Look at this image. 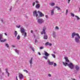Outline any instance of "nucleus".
I'll return each instance as SVG.
<instances>
[{"label":"nucleus","mask_w":80,"mask_h":80,"mask_svg":"<svg viewBox=\"0 0 80 80\" xmlns=\"http://www.w3.org/2000/svg\"><path fill=\"white\" fill-rule=\"evenodd\" d=\"M57 66V64L56 63H54V67H56Z\"/></svg>","instance_id":"34"},{"label":"nucleus","mask_w":80,"mask_h":80,"mask_svg":"<svg viewBox=\"0 0 80 80\" xmlns=\"http://www.w3.org/2000/svg\"><path fill=\"white\" fill-rule=\"evenodd\" d=\"M15 51L18 54H19V51L17 49H15Z\"/></svg>","instance_id":"23"},{"label":"nucleus","mask_w":80,"mask_h":80,"mask_svg":"<svg viewBox=\"0 0 80 80\" xmlns=\"http://www.w3.org/2000/svg\"><path fill=\"white\" fill-rule=\"evenodd\" d=\"M46 28H46V27H44L43 28V31L41 32V33L42 35L43 34H44V35H45L46 33L45 31V30H46Z\"/></svg>","instance_id":"6"},{"label":"nucleus","mask_w":80,"mask_h":80,"mask_svg":"<svg viewBox=\"0 0 80 80\" xmlns=\"http://www.w3.org/2000/svg\"><path fill=\"white\" fill-rule=\"evenodd\" d=\"M51 14L52 15H53L54 14V9H52L51 11Z\"/></svg>","instance_id":"18"},{"label":"nucleus","mask_w":80,"mask_h":80,"mask_svg":"<svg viewBox=\"0 0 80 80\" xmlns=\"http://www.w3.org/2000/svg\"><path fill=\"white\" fill-rule=\"evenodd\" d=\"M40 49H43V47H41L40 48Z\"/></svg>","instance_id":"41"},{"label":"nucleus","mask_w":80,"mask_h":80,"mask_svg":"<svg viewBox=\"0 0 80 80\" xmlns=\"http://www.w3.org/2000/svg\"><path fill=\"white\" fill-rule=\"evenodd\" d=\"M38 13L40 17H44V14L42 13L39 11H38Z\"/></svg>","instance_id":"8"},{"label":"nucleus","mask_w":80,"mask_h":80,"mask_svg":"<svg viewBox=\"0 0 80 80\" xmlns=\"http://www.w3.org/2000/svg\"><path fill=\"white\" fill-rule=\"evenodd\" d=\"M5 45L7 47V48H8L9 47V46H8V44L6 43L5 44Z\"/></svg>","instance_id":"29"},{"label":"nucleus","mask_w":80,"mask_h":80,"mask_svg":"<svg viewBox=\"0 0 80 80\" xmlns=\"http://www.w3.org/2000/svg\"><path fill=\"white\" fill-rule=\"evenodd\" d=\"M37 39H36L35 40V43H36V42H37Z\"/></svg>","instance_id":"47"},{"label":"nucleus","mask_w":80,"mask_h":80,"mask_svg":"<svg viewBox=\"0 0 80 80\" xmlns=\"http://www.w3.org/2000/svg\"><path fill=\"white\" fill-rule=\"evenodd\" d=\"M64 58L66 60V62H63V63L64 66H68L69 68L71 69H73L74 68V65L72 63L69 62L68 59V58L67 57H65Z\"/></svg>","instance_id":"1"},{"label":"nucleus","mask_w":80,"mask_h":80,"mask_svg":"<svg viewBox=\"0 0 80 80\" xmlns=\"http://www.w3.org/2000/svg\"><path fill=\"white\" fill-rule=\"evenodd\" d=\"M2 72V70H1V69L0 68V72Z\"/></svg>","instance_id":"46"},{"label":"nucleus","mask_w":80,"mask_h":80,"mask_svg":"<svg viewBox=\"0 0 80 80\" xmlns=\"http://www.w3.org/2000/svg\"><path fill=\"white\" fill-rule=\"evenodd\" d=\"M20 36L18 35L17 36V39H18V40H19V39H20Z\"/></svg>","instance_id":"31"},{"label":"nucleus","mask_w":80,"mask_h":80,"mask_svg":"<svg viewBox=\"0 0 80 80\" xmlns=\"http://www.w3.org/2000/svg\"><path fill=\"white\" fill-rule=\"evenodd\" d=\"M21 32L22 33V35H24V33H25V29L22 28H21Z\"/></svg>","instance_id":"7"},{"label":"nucleus","mask_w":80,"mask_h":80,"mask_svg":"<svg viewBox=\"0 0 80 80\" xmlns=\"http://www.w3.org/2000/svg\"><path fill=\"white\" fill-rule=\"evenodd\" d=\"M75 17L78 20H80V18L78 17L76 15Z\"/></svg>","instance_id":"24"},{"label":"nucleus","mask_w":80,"mask_h":80,"mask_svg":"<svg viewBox=\"0 0 80 80\" xmlns=\"http://www.w3.org/2000/svg\"><path fill=\"white\" fill-rule=\"evenodd\" d=\"M5 70L6 71V73L7 75H8V77H9V76L10 75V73L8 72V68H6L5 69Z\"/></svg>","instance_id":"9"},{"label":"nucleus","mask_w":80,"mask_h":80,"mask_svg":"<svg viewBox=\"0 0 80 80\" xmlns=\"http://www.w3.org/2000/svg\"><path fill=\"white\" fill-rule=\"evenodd\" d=\"M2 75H3V73H2Z\"/></svg>","instance_id":"51"},{"label":"nucleus","mask_w":80,"mask_h":80,"mask_svg":"<svg viewBox=\"0 0 80 80\" xmlns=\"http://www.w3.org/2000/svg\"><path fill=\"white\" fill-rule=\"evenodd\" d=\"M15 45H12V48H14V47H15Z\"/></svg>","instance_id":"39"},{"label":"nucleus","mask_w":80,"mask_h":80,"mask_svg":"<svg viewBox=\"0 0 80 80\" xmlns=\"http://www.w3.org/2000/svg\"><path fill=\"white\" fill-rule=\"evenodd\" d=\"M55 8H57V10H60V7H58V6H56L55 7Z\"/></svg>","instance_id":"21"},{"label":"nucleus","mask_w":80,"mask_h":80,"mask_svg":"<svg viewBox=\"0 0 80 80\" xmlns=\"http://www.w3.org/2000/svg\"><path fill=\"white\" fill-rule=\"evenodd\" d=\"M27 37V33L25 32L24 33V37Z\"/></svg>","instance_id":"32"},{"label":"nucleus","mask_w":80,"mask_h":80,"mask_svg":"<svg viewBox=\"0 0 80 80\" xmlns=\"http://www.w3.org/2000/svg\"><path fill=\"white\" fill-rule=\"evenodd\" d=\"M36 3H38L39 2H38V1H36Z\"/></svg>","instance_id":"37"},{"label":"nucleus","mask_w":80,"mask_h":80,"mask_svg":"<svg viewBox=\"0 0 80 80\" xmlns=\"http://www.w3.org/2000/svg\"><path fill=\"white\" fill-rule=\"evenodd\" d=\"M5 35L6 36L7 35V34L6 33H5Z\"/></svg>","instance_id":"48"},{"label":"nucleus","mask_w":80,"mask_h":80,"mask_svg":"<svg viewBox=\"0 0 80 80\" xmlns=\"http://www.w3.org/2000/svg\"><path fill=\"white\" fill-rule=\"evenodd\" d=\"M21 26L20 25H18L16 26V27L17 28H19V27H20Z\"/></svg>","instance_id":"30"},{"label":"nucleus","mask_w":80,"mask_h":80,"mask_svg":"<svg viewBox=\"0 0 80 80\" xmlns=\"http://www.w3.org/2000/svg\"><path fill=\"white\" fill-rule=\"evenodd\" d=\"M57 35H56V33L55 32L53 31L52 32V37L53 38H56Z\"/></svg>","instance_id":"10"},{"label":"nucleus","mask_w":80,"mask_h":80,"mask_svg":"<svg viewBox=\"0 0 80 80\" xmlns=\"http://www.w3.org/2000/svg\"><path fill=\"white\" fill-rule=\"evenodd\" d=\"M12 10V8H11L10 9V10L11 11Z\"/></svg>","instance_id":"49"},{"label":"nucleus","mask_w":80,"mask_h":80,"mask_svg":"<svg viewBox=\"0 0 80 80\" xmlns=\"http://www.w3.org/2000/svg\"><path fill=\"white\" fill-rule=\"evenodd\" d=\"M16 78L17 80H18V78H17V76L16 77Z\"/></svg>","instance_id":"45"},{"label":"nucleus","mask_w":80,"mask_h":80,"mask_svg":"<svg viewBox=\"0 0 80 80\" xmlns=\"http://www.w3.org/2000/svg\"><path fill=\"white\" fill-rule=\"evenodd\" d=\"M79 10H80V8H79Z\"/></svg>","instance_id":"50"},{"label":"nucleus","mask_w":80,"mask_h":80,"mask_svg":"<svg viewBox=\"0 0 80 80\" xmlns=\"http://www.w3.org/2000/svg\"><path fill=\"white\" fill-rule=\"evenodd\" d=\"M45 17L46 18H48V16L47 15H46Z\"/></svg>","instance_id":"36"},{"label":"nucleus","mask_w":80,"mask_h":80,"mask_svg":"<svg viewBox=\"0 0 80 80\" xmlns=\"http://www.w3.org/2000/svg\"><path fill=\"white\" fill-rule=\"evenodd\" d=\"M44 55H45L46 57L44 56V58L46 59V60H47V59H48V57L49 56V54L46 51H44Z\"/></svg>","instance_id":"2"},{"label":"nucleus","mask_w":80,"mask_h":80,"mask_svg":"<svg viewBox=\"0 0 80 80\" xmlns=\"http://www.w3.org/2000/svg\"><path fill=\"white\" fill-rule=\"evenodd\" d=\"M51 55L54 58H55V55L53 54H51Z\"/></svg>","instance_id":"26"},{"label":"nucleus","mask_w":80,"mask_h":80,"mask_svg":"<svg viewBox=\"0 0 80 80\" xmlns=\"http://www.w3.org/2000/svg\"><path fill=\"white\" fill-rule=\"evenodd\" d=\"M1 21L2 22V23H4V22H3V20L2 19H1Z\"/></svg>","instance_id":"42"},{"label":"nucleus","mask_w":80,"mask_h":80,"mask_svg":"<svg viewBox=\"0 0 80 80\" xmlns=\"http://www.w3.org/2000/svg\"><path fill=\"white\" fill-rule=\"evenodd\" d=\"M70 14L71 15V16L72 17H74V16H75V15H74V14H73V13H71Z\"/></svg>","instance_id":"28"},{"label":"nucleus","mask_w":80,"mask_h":80,"mask_svg":"<svg viewBox=\"0 0 80 80\" xmlns=\"http://www.w3.org/2000/svg\"><path fill=\"white\" fill-rule=\"evenodd\" d=\"M29 47L31 49H32V50L33 51V52H34V49H33V48L32 47V46H29Z\"/></svg>","instance_id":"22"},{"label":"nucleus","mask_w":80,"mask_h":80,"mask_svg":"<svg viewBox=\"0 0 80 80\" xmlns=\"http://www.w3.org/2000/svg\"><path fill=\"white\" fill-rule=\"evenodd\" d=\"M18 34V33H17V31H15L14 32V35L16 37H17V35Z\"/></svg>","instance_id":"19"},{"label":"nucleus","mask_w":80,"mask_h":80,"mask_svg":"<svg viewBox=\"0 0 80 80\" xmlns=\"http://www.w3.org/2000/svg\"><path fill=\"white\" fill-rule=\"evenodd\" d=\"M35 5V2H33V3H32V6H34V5Z\"/></svg>","instance_id":"35"},{"label":"nucleus","mask_w":80,"mask_h":80,"mask_svg":"<svg viewBox=\"0 0 80 80\" xmlns=\"http://www.w3.org/2000/svg\"><path fill=\"white\" fill-rule=\"evenodd\" d=\"M55 30H59V28L57 26H56L55 28Z\"/></svg>","instance_id":"20"},{"label":"nucleus","mask_w":80,"mask_h":80,"mask_svg":"<svg viewBox=\"0 0 80 80\" xmlns=\"http://www.w3.org/2000/svg\"><path fill=\"white\" fill-rule=\"evenodd\" d=\"M55 3L53 2H51L49 3V5L51 7H53L54 6H55Z\"/></svg>","instance_id":"14"},{"label":"nucleus","mask_w":80,"mask_h":80,"mask_svg":"<svg viewBox=\"0 0 80 80\" xmlns=\"http://www.w3.org/2000/svg\"><path fill=\"white\" fill-rule=\"evenodd\" d=\"M31 33H33V30H31Z\"/></svg>","instance_id":"44"},{"label":"nucleus","mask_w":80,"mask_h":80,"mask_svg":"<svg viewBox=\"0 0 80 80\" xmlns=\"http://www.w3.org/2000/svg\"><path fill=\"white\" fill-rule=\"evenodd\" d=\"M19 78H20V79H22V78H23V74H22V73H19Z\"/></svg>","instance_id":"11"},{"label":"nucleus","mask_w":80,"mask_h":80,"mask_svg":"<svg viewBox=\"0 0 80 80\" xmlns=\"http://www.w3.org/2000/svg\"><path fill=\"white\" fill-rule=\"evenodd\" d=\"M2 34H0V41H1V42H5L7 41L6 39H4L2 40Z\"/></svg>","instance_id":"5"},{"label":"nucleus","mask_w":80,"mask_h":80,"mask_svg":"<svg viewBox=\"0 0 80 80\" xmlns=\"http://www.w3.org/2000/svg\"><path fill=\"white\" fill-rule=\"evenodd\" d=\"M40 7V4H37L36 6V8H39Z\"/></svg>","instance_id":"16"},{"label":"nucleus","mask_w":80,"mask_h":80,"mask_svg":"<svg viewBox=\"0 0 80 80\" xmlns=\"http://www.w3.org/2000/svg\"><path fill=\"white\" fill-rule=\"evenodd\" d=\"M38 53L39 55H41V54H40V52H38Z\"/></svg>","instance_id":"43"},{"label":"nucleus","mask_w":80,"mask_h":80,"mask_svg":"<svg viewBox=\"0 0 80 80\" xmlns=\"http://www.w3.org/2000/svg\"><path fill=\"white\" fill-rule=\"evenodd\" d=\"M47 36L46 35H44V39H47Z\"/></svg>","instance_id":"25"},{"label":"nucleus","mask_w":80,"mask_h":80,"mask_svg":"<svg viewBox=\"0 0 80 80\" xmlns=\"http://www.w3.org/2000/svg\"><path fill=\"white\" fill-rule=\"evenodd\" d=\"M48 62L49 64V65H53V62H51L50 61V60L48 59Z\"/></svg>","instance_id":"13"},{"label":"nucleus","mask_w":80,"mask_h":80,"mask_svg":"<svg viewBox=\"0 0 80 80\" xmlns=\"http://www.w3.org/2000/svg\"><path fill=\"white\" fill-rule=\"evenodd\" d=\"M23 72H26V73H28V71L26 70H25V69H24L23 70Z\"/></svg>","instance_id":"27"},{"label":"nucleus","mask_w":80,"mask_h":80,"mask_svg":"<svg viewBox=\"0 0 80 80\" xmlns=\"http://www.w3.org/2000/svg\"><path fill=\"white\" fill-rule=\"evenodd\" d=\"M52 76V75H51V74H48V77H51V76Z\"/></svg>","instance_id":"38"},{"label":"nucleus","mask_w":80,"mask_h":80,"mask_svg":"<svg viewBox=\"0 0 80 80\" xmlns=\"http://www.w3.org/2000/svg\"><path fill=\"white\" fill-rule=\"evenodd\" d=\"M48 45L49 46H52V43H49L48 42H47L46 43V45Z\"/></svg>","instance_id":"17"},{"label":"nucleus","mask_w":80,"mask_h":80,"mask_svg":"<svg viewBox=\"0 0 80 80\" xmlns=\"http://www.w3.org/2000/svg\"><path fill=\"white\" fill-rule=\"evenodd\" d=\"M29 62L31 65V66H32V64L33 63V58H32L29 61Z\"/></svg>","instance_id":"15"},{"label":"nucleus","mask_w":80,"mask_h":80,"mask_svg":"<svg viewBox=\"0 0 80 80\" xmlns=\"http://www.w3.org/2000/svg\"><path fill=\"white\" fill-rule=\"evenodd\" d=\"M33 14L34 17H36L37 18V19L38 18V12H37V11H34L33 12Z\"/></svg>","instance_id":"3"},{"label":"nucleus","mask_w":80,"mask_h":80,"mask_svg":"<svg viewBox=\"0 0 80 80\" xmlns=\"http://www.w3.org/2000/svg\"><path fill=\"white\" fill-rule=\"evenodd\" d=\"M38 22L39 24H42V23L44 22V20L42 18L38 19Z\"/></svg>","instance_id":"4"},{"label":"nucleus","mask_w":80,"mask_h":80,"mask_svg":"<svg viewBox=\"0 0 80 80\" xmlns=\"http://www.w3.org/2000/svg\"><path fill=\"white\" fill-rule=\"evenodd\" d=\"M75 69L77 71H78L80 70V67L78 65H76L75 66Z\"/></svg>","instance_id":"12"},{"label":"nucleus","mask_w":80,"mask_h":80,"mask_svg":"<svg viewBox=\"0 0 80 80\" xmlns=\"http://www.w3.org/2000/svg\"><path fill=\"white\" fill-rule=\"evenodd\" d=\"M68 10H66V15H67V14L68 13Z\"/></svg>","instance_id":"33"},{"label":"nucleus","mask_w":80,"mask_h":80,"mask_svg":"<svg viewBox=\"0 0 80 80\" xmlns=\"http://www.w3.org/2000/svg\"><path fill=\"white\" fill-rule=\"evenodd\" d=\"M68 0V3H70V0Z\"/></svg>","instance_id":"40"}]
</instances>
